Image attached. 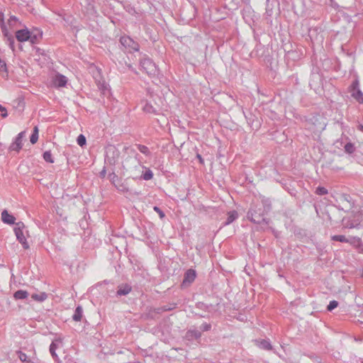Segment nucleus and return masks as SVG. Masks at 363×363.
I'll use <instances>...</instances> for the list:
<instances>
[{
	"mask_svg": "<svg viewBox=\"0 0 363 363\" xmlns=\"http://www.w3.org/2000/svg\"><path fill=\"white\" fill-rule=\"evenodd\" d=\"M24 228L25 225L23 223H17L16 224V227L14 228V233L17 240L19 241L20 243H21L23 247L27 250L29 248V245L27 242L26 237L23 233Z\"/></svg>",
	"mask_w": 363,
	"mask_h": 363,
	"instance_id": "1",
	"label": "nucleus"
},
{
	"mask_svg": "<svg viewBox=\"0 0 363 363\" xmlns=\"http://www.w3.org/2000/svg\"><path fill=\"white\" fill-rule=\"evenodd\" d=\"M16 38L19 42L30 41L31 43H35L38 41V36L32 35L28 29L16 31Z\"/></svg>",
	"mask_w": 363,
	"mask_h": 363,
	"instance_id": "2",
	"label": "nucleus"
},
{
	"mask_svg": "<svg viewBox=\"0 0 363 363\" xmlns=\"http://www.w3.org/2000/svg\"><path fill=\"white\" fill-rule=\"evenodd\" d=\"M26 137V131H22L18 134L15 140L10 145L9 150L18 152L23 147V140Z\"/></svg>",
	"mask_w": 363,
	"mask_h": 363,
	"instance_id": "3",
	"label": "nucleus"
},
{
	"mask_svg": "<svg viewBox=\"0 0 363 363\" xmlns=\"http://www.w3.org/2000/svg\"><path fill=\"white\" fill-rule=\"evenodd\" d=\"M120 42L122 45L129 51H138L139 50V45L128 36H122L120 39Z\"/></svg>",
	"mask_w": 363,
	"mask_h": 363,
	"instance_id": "4",
	"label": "nucleus"
},
{
	"mask_svg": "<svg viewBox=\"0 0 363 363\" xmlns=\"http://www.w3.org/2000/svg\"><path fill=\"white\" fill-rule=\"evenodd\" d=\"M50 83L52 86L63 87L67 84V79L65 76L57 73L52 77Z\"/></svg>",
	"mask_w": 363,
	"mask_h": 363,
	"instance_id": "5",
	"label": "nucleus"
},
{
	"mask_svg": "<svg viewBox=\"0 0 363 363\" xmlns=\"http://www.w3.org/2000/svg\"><path fill=\"white\" fill-rule=\"evenodd\" d=\"M359 83L354 82L352 85V96L359 104H363V93L358 88Z\"/></svg>",
	"mask_w": 363,
	"mask_h": 363,
	"instance_id": "6",
	"label": "nucleus"
},
{
	"mask_svg": "<svg viewBox=\"0 0 363 363\" xmlns=\"http://www.w3.org/2000/svg\"><path fill=\"white\" fill-rule=\"evenodd\" d=\"M18 23V19L15 16H11L7 22L8 25H6V26L7 28L9 29V36L6 37L7 38L8 40L11 42V45L13 43V39L12 38V35L10 34V30L15 28L17 26Z\"/></svg>",
	"mask_w": 363,
	"mask_h": 363,
	"instance_id": "7",
	"label": "nucleus"
},
{
	"mask_svg": "<svg viewBox=\"0 0 363 363\" xmlns=\"http://www.w3.org/2000/svg\"><path fill=\"white\" fill-rule=\"evenodd\" d=\"M141 65L147 74H152L155 69V64L150 59H145L141 62Z\"/></svg>",
	"mask_w": 363,
	"mask_h": 363,
	"instance_id": "8",
	"label": "nucleus"
},
{
	"mask_svg": "<svg viewBox=\"0 0 363 363\" xmlns=\"http://www.w3.org/2000/svg\"><path fill=\"white\" fill-rule=\"evenodd\" d=\"M332 240L335 241H339L341 242H350L352 245H354L355 247H358L360 243V239L358 238L357 240H354L352 242L349 241L345 236L339 235H333L332 236Z\"/></svg>",
	"mask_w": 363,
	"mask_h": 363,
	"instance_id": "9",
	"label": "nucleus"
},
{
	"mask_svg": "<svg viewBox=\"0 0 363 363\" xmlns=\"http://www.w3.org/2000/svg\"><path fill=\"white\" fill-rule=\"evenodd\" d=\"M1 219L4 223L8 224H13L16 220L15 217L9 213V212L6 210L3 211L1 213Z\"/></svg>",
	"mask_w": 363,
	"mask_h": 363,
	"instance_id": "10",
	"label": "nucleus"
},
{
	"mask_svg": "<svg viewBox=\"0 0 363 363\" xmlns=\"http://www.w3.org/2000/svg\"><path fill=\"white\" fill-rule=\"evenodd\" d=\"M196 278V272L193 269H189L184 276V279L183 281V284H185L186 283L190 284L194 281Z\"/></svg>",
	"mask_w": 363,
	"mask_h": 363,
	"instance_id": "11",
	"label": "nucleus"
},
{
	"mask_svg": "<svg viewBox=\"0 0 363 363\" xmlns=\"http://www.w3.org/2000/svg\"><path fill=\"white\" fill-rule=\"evenodd\" d=\"M256 345L261 349L269 350L272 349L270 343L264 340L256 341Z\"/></svg>",
	"mask_w": 363,
	"mask_h": 363,
	"instance_id": "12",
	"label": "nucleus"
},
{
	"mask_svg": "<svg viewBox=\"0 0 363 363\" xmlns=\"http://www.w3.org/2000/svg\"><path fill=\"white\" fill-rule=\"evenodd\" d=\"M4 13L0 12V24H1V28L2 32L4 35V36H9V29L7 28L6 25L4 23Z\"/></svg>",
	"mask_w": 363,
	"mask_h": 363,
	"instance_id": "13",
	"label": "nucleus"
},
{
	"mask_svg": "<svg viewBox=\"0 0 363 363\" xmlns=\"http://www.w3.org/2000/svg\"><path fill=\"white\" fill-rule=\"evenodd\" d=\"M28 296V293L26 291L18 290L16 291L13 294V297L16 299H24L26 298Z\"/></svg>",
	"mask_w": 363,
	"mask_h": 363,
	"instance_id": "14",
	"label": "nucleus"
},
{
	"mask_svg": "<svg viewBox=\"0 0 363 363\" xmlns=\"http://www.w3.org/2000/svg\"><path fill=\"white\" fill-rule=\"evenodd\" d=\"M31 298L36 301H43L47 298V294L44 292L40 294H34Z\"/></svg>",
	"mask_w": 363,
	"mask_h": 363,
	"instance_id": "15",
	"label": "nucleus"
},
{
	"mask_svg": "<svg viewBox=\"0 0 363 363\" xmlns=\"http://www.w3.org/2000/svg\"><path fill=\"white\" fill-rule=\"evenodd\" d=\"M131 291V288L128 285H123L119 287L118 290V295H126Z\"/></svg>",
	"mask_w": 363,
	"mask_h": 363,
	"instance_id": "16",
	"label": "nucleus"
},
{
	"mask_svg": "<svg viewBox=\"0 0 363 363\" xmlns=\"http://www.w3.org/2000/svg\"><path fill=\"white\" fill-rule=\"evenodd\" d=\"M38 140V128L35 126L33 128V134L30 136V141L32 144H35Z\"/></svg>",
	"mask_w": 363,
	"mask_h": 363,
	"instance_id": "17",
	"label": "nucleus"
},
{
	"mask_svg": "<svg viewBox=\"0 0 363 363\" xmlns=\"http://www.w3.org/2000/svg\"><path fill=\"white\" fill-rule=\"evenodd\" d=\"M59 343H61V340H56L54 342H52V344L50 345V353H51L52 357H56L57 356L56 353H55V350L57 349Z\"/></svg>",
	"mask_w": 363,
	"mask_h": 363,
	"instance_id": "18",
	"label": "nucleus"
},
{
	"mask_svg": "<svg viewBox=\"0 0 363 363\" xmlns=\"http://www.w3.org/2000/svg\"><path fill=\"white\" fill-rule=\"evenodd\" d=\"M238 217V213L236 211H230L228 213V219L225 223V225H228L231 223L233 221H234Z\"/></svg>",
	"mask_w": 363,
	"mask_h": 363,
	"instance_id": "19",
	"label": "nucleus"
},
{
	"mask_svg": "<svg viewBox=\"0 0 363 363\" xmlns=\"http://www.w3.org/2000/svg\"><path fill=\"white\" fill-rule=\"evenodd\" d=\"M143 111L147 113H152L155 112V108L151 104L147 102L143 107Z\"/></svg>",
	"mask_w": 363,
	"mask_h": 363,
	"instance_id": "20",
	"label": "nucleus"
},
{
	"mask_svg": "<svg viewBox=\"0 0 363 363\" xmlns=\"http://www.w3.org/2000/svg\"><path fill=\"white\" fill-rule=\"evenodd\" d=\"M82 317V309L81 307L78 306L76 308L75 313L73 315V319L75 321H80Z\"/></svg>",
	"mask_w": 363,
	"mask_h": 363,
	"instance_id": "21",
	"label": "nucleus"
},
{
	"mask_svg": "<svg viewBox=\"0 0 363 363\" xmlns=\"http://www.w3.org/2000/svg\"><path fill=\"white\" fill-rule=\"evenodd\" d=\"M43 159L48 162H50V163H53L54 162V160L52 158V155L51 154V152L50 151H46L44 152L43 154Z\"/></svg>",
	"mask_w": 363,
	"mask_h": 363,
	"instance_id": "22",
	"label": "nucleus"
},
{
	"mask_svg": "<svg viewBox=\"0 0 363 363\" xmlns=\"http://www.w3.org/2000/svg\"><path fill=\"white\" fill-rule=\"evenodd\" d=\"M345 150L346 152H347L349 154L354 152V151L355 150L354 144H352L351 143H347L345 146Z\"/></svg>",
	"mask_w": 363,
	"mask_h": 363,
	"instance_id": "23",
	"label": "nucleus"
},
{
	"mask_svg": "<svg viewBox=\"0 0 363 363\" xmlns=\"http://www.w3.org/2000/svg\"><path fill=\"white\" fill-rule=\"evenodd\" d=\"M77 144L81 147H83L86 144V138L82 134L79 135L77 137Z\"/></svg>",
	"mask_w": 363,
	"mask_h": 363,
	"instance_id": "24",
	"label": "nucleus"
},
{
	"mask_svg": "<svg viewBox=\"0 0 363 363\" xmlns=\"http://www.w3.org/2000/svg\"><path fill=\"white\" fill-rule=\"evenodd\" d=\"M315 193L318 195H325L328 194V191L325 188L322 186H318L316 189Z\"/></svg>",
	"mask_w": 363,
	"mask_h": 363,
	"instance_id": "25",
	"label": "nucleus"
},
{
	"mask_svg": "<svg viewBox=\"0 0 363 363\" xmlns=\"http://www.w3.org/2000/svg\"><path fill=\"white\" fill-rule=\"evenodd\" d=\"M153 174L151 170H147L143 174V179L145 180H150L152 178Z\"/></svg>",
	"mask_w": 363,
	"mask_h": 363,
	"instance_id": "26",
	"label": "nucleus"
},
{
	"mask_svg": "<svg viewBox=\"0 0 363 363\" xmlns=\"http://www.w3.org/2000/svg\"><path fill=\"white\" fill-rule=\"evenodd\" d=\"M138 149L140 152L145 155L149 154V149L145 145H139Z\"/></svg>",
	"mask_w": 363,
	"mask_h": 363,
	"instance_id": "27",
	"label": "nucleus"
},
{
	"mask_svg": "<svg viewBox=\"0 0 363 363\" xmlns=\"http://www.w3.org/2000/svg\"><path fill=\"white\" fill-rule=\"evenodd\" d=\"M0 72H7V67L6 62L0 58Z\"/></svg>",
	"mask_w": 363,
	"mask_h": 363,
	"instance_id": "28",
	"label": "nucleus"
},
{
	"mask_svg": "<svg viewBox=\"0 0 363 363\" xmlns=\"http://www.w3.org/2000/svg\"><path fill=\"white\" fill-rule=\"evenodd\" d=\"M338 303L336 301H332L330 302L329 305L328 306V310L331 311L334 308H335L337 306Z\"/></svg>",
	"mask_w": 363,
	"mask_h": 363,
	"instance_id": "29",
	"label": "nucleus"
},
{
	"mask_svg": "<svg viewBox=\"0 0 363 363\" xmlns=\"http://www.w3.org/2000/svg\"><path fill=\"white\" fill-rule=\"evenodd\" d=\"M0 111L1 112V117L5 118L8 116L6 108L0 104Z\"/></svg>",
	"mask_w": 363,
	"mask_h": 363,
	"instance_id": "30",
	"label": "nucleus"
},
{
	"mask_svg": "<svg viewBox=\"0 0 363 363\" xmlns=\"http://www.w3.org/2000/svg\"><path fill=\"white\" fill-rule=\"evenodd\" d=\"M154 211H156L158 214H159V216L160 218H164L165 215L164 213L160 210V208L157 207V206H155L154 207Z\"/></svg>",
	"mask_w": 363,
	"mask_h": 363,
	"instance_id": "31",
	"label": "nucleus"
},
{
	"mask_svg": "<svg viewBox=\"0 0 363 363\" xmlns=\"http://www.w3.org/2000/svg\"><path fill=\"white\" fill-rule=\"evenodd\" d=\"M21 361H26V355L25 354L21 353L19 356Z\"/></svg>",
	"mask_w": 363,
	"mask_h": 363,
	"instance_id": "32",
	"label": "nucleus"
},
{
	"mask_svg": "<svg viewBox=\"0 0 363 363\" xmlns=\"http://www.w3.org/2000/svg\"><path fill=\"white\" fill-rule=\"evenodd\" d=\"M197 157L199 158V160L200 161V162L203 163V159H202L201 156L200 155H198Z\"/></svg>",
	"mask_w": 363,
	"mask_h": 363,
	"instance_id": "33",
	"label": "nucleus"
},
{
	"mask_svg": "<svg viewBox=\"0 0 363 363\" xmlns=\"http://www.w3.org/2000/svg\"><path fill=\"white\" fill-rule=\"evenodd\" d=\"M359 129L361 131H362V132H363V125H360L359 126Z\"/></svg>",
	"mask_w": 363,
	"mask_h": 363,
	"instance_id": "34",
	"label": "nucleus"
}]
</instances>
